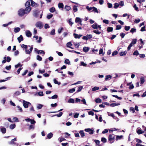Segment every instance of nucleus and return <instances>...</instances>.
<instances>
[{
    "mask_svg": "<svg viewBox=\"0 0 146 146\" xmlns=\"http://www.w3.org/2000/svg\"><path fill=\"white\" fill-rule=\"evenodd\" d=\"M31 4L29 1H27L25 4V6L26 7L25 10L27 11V13H29L31 9L30 6Z\"/></svg>",
    "mask_w": 146,
    "mask_h": 146,
    "instance_id": "obj_1",
    "label": "nucleus"
},
{
    "mask_svg": "<svg viewBox=\"0 0 146 146\" xmlns=\"http://www.w3.org/2000/svg\"><path fill=\"white\" fill-rule=\"evenodd\" d=\"M27 11H26L25 9H20L18 11V15L19 16L22 17L25 14L28 13H27Z\"/></svg>",
    "mask_w": 146,
    "mask_h": 146,
    "instance_id": "obj_2",
    "label": "nucleus"
},
{
    "mask_svg": "<svg viewBox=\"0 0 146 146\" xmlns=\"http://www.w3.org/2000/svg\"><path fill=\"white\" fill-rule=\"evenodd\" d=\"M137 40L136 39H134L132 40L131 42L129 44L127 47V50H129L131 49V47L133 46V45L136 44L137 42Z\"/></svg>",
    "mask_w": 146,
    "mask_h": 146,
    "instance_id": "obj_3",
    "label": "nucleus"
},
{
    "mask_svg": "<svg viewBox=\"0 0 146 146\" xmlns=\"http://www.w3.org/2000/svg\"><path fill=\"white\" fill-rule=\"evenodd\" d=\"M3 59L4 60L2 61L3 64L5 63L6 62H10L11 60V58L9 56H8L7 57L5 56L4 57Z\"/></svg>",
    "mask_w": 146,
    "mask_h": 146,
    "instance_id": "obj_4",
    "label": "nucleus"
},
{
    "mask_svg": "<svg viewBox=\"0 0 146 146\" xmlns=\"http://www.w3.org/2000/svg\"><path fill=\"white\" fill-rule=\"evenodd\" d=\"M115 138V135L113 134H110L109 136L108 139L110 141L114 140Z\"/></svg>",
    "mask_w": 146,
    "mask_h": 146,
    "instance_id": "obj_5",
    "label": "nucleus"
},
{
    "mask_svg": "<svg viewBox=\"0 0 146 146\" xmlns=\"http://www.w3.org/2000/svg\"><path fill=\"white\" fill-rule=\"evenodd\" d=\"M36 26L38 27L39 29H41L43 27V25L40 22H37L36 24Z\"/></svg>",
    "mask_w": 146,
    "mask_h": 146,
    "instance_id": "obj_6",
    "label": "nucleus"
},
{
    "mask_svg": "<svg viewBox=\"0 0 146 146\" xmlns=\"http://www.w3.org/2000/svg\"><path fill=\"white\" fill-rule=\"evenodd\" d=\"M84 130L86 132H89V133L90 134H92L94 133V130L90 128L85 129Z\"/></svg>",
    "mask_w": 146,
    "mask_h": 146,
    "instance_id": "obj_7",
    "label": "nucleus"
},
{
    "mask_svg": "<svg viewBox=\"0 0 146 146\" xmlns=\"http://www.w3.org/2000/svg\"><path fill=\"white\" fill-rule=\"evenodd\" d=\"M29 104H31L28 102L25 101V100L23 101V106L25 108H27L28 107Z\"/></svg>",
    "mask_w": 146,
    "mask_h": 146,
    "instance_id": "obj_8",
    "label": "nucleus"
},
{
    "mask_svg": "<svg viewBox=\"0 0 146 146\" xmlns=\"http://www.w3.org/2000/svg\"><path fill=\"white\" fill-rule=\"evenodd\" d=\"M31 5L32 7H37L39 6L37 3H35L34 1H33L32 2H31Z\"/></svg>",
    "mask_w": 146,
    "mask_h": 146,
    "instance_id": "obj_9",
    "label": "nucleus"
},
{
    "mask_svg": "<svg viewBox=\"0 0 146 146\" xmlns=\"http://www.w3.org/2000/svg\"><path fill=\"white\" fill-rule=\"evenodd\" d=\"M33 48V46H31V48L29 49V50H28L26 49L25 50V53L26 54H29L31 53L32 51Z\"/></svg>",
    "mask_w": 146,
    "mask_h": 146,
    "instance_id": "obj_10",
    "label": "nucleus"
},
{
    "mask_svg": "<svg viewBox=\"0 0 146 146\" xmlns=\"http://www.w3.org/2000/svg\"><path fill=\"white\" fill-rule=\"evenodd\" d=\"M39 11L38 10L35 11L33 12V15L35 17H38Z\"/></svg>",
    "mask_w": 146,
    "mask_h": 146,
    "instance_id": "obj_11",
    "label": "nucleus"
},
{
    "mask_svg": "<svg viewBox=\"0 0 146 146\" xmlns=\"http://www.w3.org/2000/svg\"><path fill=\"white\" fill-rule=\"evenodd\" d=\"M73 35L75 38H80L82 36V35H78L76 33H74Z\"/></svg>",
    "mask_w": 146,
    "mask_h": 146,
    "instance_id": "obj_12",
    "label": "nucleus"
},
{
    "mask_svg": "<svg viewBox=\"0 0 146 146\" xmlns=\"http://www.w3.org/2000/svg\"><path fill=\"white\" fill-rule=\"evenodd\" d=\"M26 35L28 37H30L32 36V33L29 31H27L26 32Z\"/></svg>",
    "mask_w": 146,
    "mask_h": 146,
    "instance_id": "obj_13",
    "label": "nucleus"
},
{
    "mask_svg": "<svg viewBox=\"0 0 146 146\" xmlns=\"http://www.w3.org/2000/svg\"><path fill=\"white\" fill-rule=\"evenodd\" d=\"M23 38L22 35H20L19 37L17 38V40L19 43H20L23 40Z\"/></svg>",
    "mask_w": 146,
    "mask_h": 146,
    "instance_id": "obj_14",
    "label": "nucleus"
},
{
    "mask_svg": "<svg viewBox=\"0 0 146 146\" xmlns=\"http://www.w3.org/2000/svg\"><path fill=\"white\" fill-rule=\"evenodd\" d=\"M58 7L60 9V8L62 9V10H63V9L64 8V5H63V3H59L58 4Z\"/></svg>",
    "mask_w": 146,
    "mask_h": 146,
    "instance_id": "obj_15",
    "label": "nucleus"
},
{
    "mask_svg": "<svg viewBox=\"0 0 146 146\" xmlns=\"http://www.w3.org/2000/svg\"><path fill=\"white\" fill-rule=\"evenodd\" d=\"M75 21L76 23H78L79 24H80L81 23L82 21L80 18L76 17V18Z\"/></svg>",
    "mask_w": 146,
    "mask_h": 146,
    "instance_id": "obj_16",
    "label": "nucleus"
},
{
    "mask_svg": "<svg viewBox=\"0 0 146 146\" xmlns=\"http://www.w3.org/2000/svg\"><path fill=\"white\" fill-rule=\"evenodd\" d=\"M111 78V76L110 75H107L105 76V80L106 81L109 80Z\"/></svg>",
    "mask_w": 146,
    "mask_h": 146,
    "instance_id": "obj_17",
    "label": "nucleus"
},
{
    "mask_svg": "<svg viewBox=\"0 0 146 146\" xmlns=\"http://www.w3.org/2000/svg\"><path fill=\"white\" fill-rule=\"evenodd\" d=\"M89 50V48L88 47L86 46L84 47L83 49V51L85 52H87Z\"/></svg>",
    "mask_w": 146,
    "mask_h": 146,
    "instance_id": "obj_18",
    "label": "nucleus"
},
{
    "mask_svg": "<svg viewBox=\"0 0 146 146\" xmlns=\"http://www.w3.org/2000/svg\"><path fill=\"white\" fill-rule=\"evenodd\" d=\"M1 131L3 133H5L6 132V129L4 127H2L1 128Z\"/></svg>",
    "mask_w": 146,
    "mask_h": 146,
    "instance_id": "obj_19",
    "label": "nucleus"
},
{
    "mask_svg": "<svg viewBox=\"0 0 146 146\" xmlns=\"http://www.w3.org/2000/svg\"><path fill=\"white\" fill-rule=\"evenodd\" d=\"M62 114L63 113L62 112H60L58 114L54 115H52V117H53L55 116H57L58 117H60L62 115Z\"/></svg>",
    "mask_w": 146,
    "mask_h": 146,
    "instance_id": "obj_20",
    "label": "nucleus"
},
{
    "mask_svg": "<svg viewBox=\"0 0 146 146\" xmlns=\"http://www.w3.org/2000/svg\"><path fill=\"white\" fill-rule=\"evenodd\" d=\"M79 133L81 135L82 137H83L85 136V133L83 130H80L79 131Z\"/></svg>",
    "mask_w": 146,
    "mask_h": 146,
    "instance_id": "obj_21",
    "label": "nucleus"
},
{
    "mask_svg": "<svg viewBox=\"0 0 146 146\" xmlns=\"http://www.w3.org/2000/svg\"><path fill=\"white\" fill-rule=\"evenodd\" d=\"M120 105V104L119 103L117 104V103H113L110 104V106L111 107H114L116 106H117L119 105Z\"/></svg>",
    "mask_w": 146,
    "mask_h": 146,
    "instance_id": "obj_22",
    "label": "nucleus"
},
{
    "mask_svg": "<svg viewBox=\"0 0 146 146\" xmlns=\"http://www.w3.org/2000/svg\"><path fill=\"white\" fill-rule=\"evenodd\" d=\"M37 53L38 54H44L45 53V52L42 50H37Z\"/></svg>",
    "mask_w": 146,
    "mask_h": 146,
    "instance_id": "obj_23",
    "label": "nucleus"
},
{
    "mask_svg": "<svg viewBox=\"0 0 146 146\" xmlns=\"http://www.w3.org/2000/svg\"><path fill=\"white\" fill-rule=\"evenodd\" d=\"M127 54V52L126 51H122L120 52L119 53V55L121 56L125 55Z\"/></svg>",
    "mask_w": 146,
    "mask_h": 146,
    "instance_id": "obj_24",
    "label": "nucleus"
},
{
    "mask_svg": "<svg viewBox=\"0 0 146 146\" xmlns=\"http://www.w3.org/2000/svg\"><path fill=\"white\" fill-rule=\"evenodd\" d=\"M53 135V134L52 133H50L47 135V137L48 139H50L52 137Z\"/></svg>",
    "mask_w": 146,
    "mask_h": 146,
    "instance_id": "obj_25",
    "label": "nucleus"
},
{
    "mask_svg": "<svg viewBox=\"0 0 146 146\" xmlns=\"http://www.w3.org/2000/svg\"><path fill=\"white\" fill-rule=\"evenodd\" d=\"M92 27L95 29H96L98 28V25L96 23H94L92 25Z\"/></svg>",
    "mask_w": 146,
    "mask_h": 146,
    "instance_id": "obj_26",
    "label": "nucleus"
},
{
    "mask_svg": "<svg viewBox=\"0 0 146 146\" xmlns=\"http://www.w3.org/2000/svg\"><path fill=\"white\" fill-rule=\"evenodd\" d=\"M50 11L52 13H53L56 11L55 8L54 7H52L49 9Z\"/></svg>",
    "mask_w": 146,
    "mask_h": 146,
    "instance_id": "obj_27",
    "label": "nucleus"
},
{
    "mask_svg": "<svg viewBox=\"0 0 146 146\" xmlns=\"http://www.w3.org/2000/svg\"><path fill=\"white\" fill-rule=\"evenodd\" d=\"M65 9L67 11H69L71 9V7L70 6L66 5L65 7Z\"/></svg>",
    "mask_w": 146,
    "mask_h": 146,
    "instance_id": "obj_28",
    "label": "nucleus"
},
{
    "mask_svg": "<svg viewBox=\"0 0 146 146\" xmlns=\"http://www.w3.org/2000/svg\"><path fill=\"white\" fill-rule=\"evenodd\" d=\"M20 29L19 27H16L14 29V31L15 33L18 32L20 30Z\"/></svg>",
    "mask_w": 146,
    "mask_h": 146,
    "instance_id": "obj_29",
    "label": "nucleus"
},
{
    "mask_svg": "<svg viewBox=\"0 0 146 146\" xmlns=\"http://www.w3.org/2000/svg\"><path fill=\"white\" fill-rule=\"evenodd\" d=\"M113 28L112 27H109L107 28V30L108 32H111L113 31Z\"/></svg>",
    "mask_w": 146,
    "mask_h": 146,
    "instance_id": "obj_30",
    "label": "nucleus"
},
{
    "mask_svg": "<svg viewBox=\"0 0 146 146\" xmlns=\"http://www.w3.org/2000/svg\"><path fill=\"white\" fill-rule=\"evenodd\" d=\"M68 102L69 103H74V100L73 99L70 98L68 101Z\"/></svg>",
    "mask_w": 146,
    "mask_h": 146,
    "instance_id": "obj_31",
    "label": "nucleus"
},
{
    "mask_svg": "<svg viewBox=\"0 0 146 146\" xmlns=\"http://www.w3.org/2000/svg\"><path fill=\"white\" fill-rule=\"evenodd\" d=\"M77 6L74 5L73 7V9L74 12H76L78 11V9L77 8Z\"/></svg>",
    "mask_w": 146,
    "mask_h": 146,
    "instance_id": "obj_32",
    "label": "nucleus"
},
{
    "mask_svg": "<svg viewBox=\"0 0 146 146\" xmlns=\"http://www.w3.org/2000/svg\"><path fill=\"white\" fill-rule=\"evenodd\" d=\"M17 141V139L16 138H15L14 139H12L11 140L10 143L11 144H15V143H14V142L15 141Z\"/></svg>",
    "mask_w": 146,
    "mask_h": 146,
    "instance_id": "obj_33",
    "label": "nucleus"
},
{
    "mask_svg": "<svg viewBox=\"0 0 146 146\" xmlns=\"http://www.w3.org/2000/svg\"><path fill=\"white\" fill-rule=\"evenodd\" d=\"M75 89L74 88H73L72 89H69L68 90V92L70 93H72L75 92Z\"/></svg>",
    "mask_w": 146,
    "mask_h": 146,
    "instance_id": "obj_34",
    "label": "nucleus"
},
{
    "mask_svg": "<svg viewBox=\"0 0 146 146\" xmlns=\"http://www.w3.org/2000/svg\"><path fill=\"white\" fill-rule=\"evenodd\" d=\"M43 106V105H42L40 104H38V106L37 108L38 109H40L42 108Z\"/></svg>",
    "mask_w": 146,
    "mask_h": 146,
    "instance_id": "obj_35",
    "label": "nucleus"
},
{
    "mask_svg": "<svg viewBox=\"0 0 146 146\" xmlns=\"http://www.w3.org/2000/svg\"><path fill=\"white\" fill-rule=\"evenodd\" d=\"M72 43L70 42H68L66 44L67 47H70L71 46H72Z\"/></svg>",
    "mask_w": 146,
    "mask_h": 146,
    "instance_id": "obj_36",
    "label": "nucleus"
},
{
    "mask_svg": "<svg viewBox=\"0 0 146 146\" xmlns=\"http://www.w3.org/2000/svg\"><path fill=\"white\" fill-rule=\"evenodd\" d=\"M64 63L65 64H68V65H69L70 64V60L68 59H66L65 60Z\"/></svg>",
    "mask_w": 146,
    "mask_h": 146,
    "instance_id": "obj_37",
    "label": "nucleus"
},
{
    "mask_svg": "<svg viewBox=\"0 0 146 146\" xmlns=\"http://www.w3.org/2000/svg\"><path fill=\"white\" fill-rule=\"evenodd\" d=\"M114 6L113 7V8L115 9L117 8V7H118L119 6V4L117 3H115L114 4Z\"/></svg>",
    "mask_w": 146,
    "mask_h": 146,
    "instance_id": "obj_38",
    "label": "nucleus"
},
{
    "mask_svg": "<svg viewBox=\"0 0 146 146\" xmlns=\"http://www.w3.org/2000/svg\"><path fill=\"white\" fill-rule=\"evenodd\" d=\"M83 86H80L78 88V90L76 91V92H80L81 90L83 89Z\"/></svg>",
    "mask_w": 146,
    "mask_h": 146,
    "instance_id": "obj_39",
    "label": "nucleus"
},
{
    "mask_svg": "<svg viewBox=\"0 0 146 146\" xmlns=\"http://www.w3.org/2000/svg\"><path fill=\"white\" fill-rule=\"evenodd\" d=\"M54 83L55 84H58V85H60L61 83L60 82H58V81L56 80V79H54Z\"/></svg>",
    "mask_w": 146,
    "mask_h": 146,
    "instance_id": "obj_40",
    "label": "nucleus"
},
{
    "mask_svg": "<svg viewBox=\"0 0 146 146\" xmlns=\"http://www.w3.org/2000/svg\"><path fill=\"white\" fill-rule=\"evenodd\" d=\"M16 126L15 124H12L10 125V128L11 129H14Z\"/></svg>",
    "mask_w": 146,
    "mask_h": 146,
    "instance_id": "obj_41",
    "label": "nucleus"
},
{
    "mask_svg": "<svg viewBox=\"0 0 146 146\" xmlns=\"http://www.w3.org/2000/svg\"><path fill=\"white\" fill-rule=\"evenodd\" d=\"M99 89V87L95 86L92 88V91H95L98 90Z\"/></svg>",
    "mask_w": 146,
    "mask_h": 146,
    "instance_id": "obj_42",
    "label": "nucleus"
},
{
    "mask_svg": "<svg viewBox=\"0 0 146 146\" xmlns=\"http://www.w3.org/2000/svg\"><path fill=\"white\" fill-rule=\"evenodd\" d=\"M53 16V15L52 14L50 13L49 15H47V18L48 19H50Z\"/></svg>",
    "mask_w": 146,
    "mask_h": 146,
    "instance_id": "obj_43",
    "label": "nucleus"
},
{
    "mask_svg": "<svg viewBox=\"0 0 146 146\" xmlns=\"http://www.w3.org/2000/svg\"><path fill=\"white\" fill-rule=\"evenodd\" d=\"M36 59L38 60L41 61L42 60V58L40 56L38 55L37 56Z\"/></svg>",
    "mask_w": 146,
    "mask_h": 146,
    "instance_id": "obj_44",
    "label": "nucleus"
},
{
    "mask_svg": "<svg viewBox=\"0 0 146 146\" xmlns=\"http://www.w3.org/2000/svg\"><path fill=\"white\" fill-rule=\"evenodd\" d=\"M121 26L120 25H117L116 26V30H119L121 29Z\"/></svg>",
    "mask_w": 146,
    "mask_h": 146,
    "instance_id": "obj_45",
    "label": "nucleus"
},
{
    "mask_svg": "<svg viewBox=\"0 0 146 146\" xmlns=\"http://www.w3.org/2000/svg\"><path fill=\"white\" fill-rule=\"evenodd\" d=\"M130 28V27L129 26H125V27L124 29L126 31H129Z\"/></svg>",
    "mask_w": 146,
    "mask_h": 146,
    "instance_id": "obj_46",
    "label": "nucleus"
},
{
    "mask_svg": "<svg viewBox=\"0 0 146 146\" xmlns=\"http://www.w3.org/2000/svg\"><path fill=\"white\" fill-rule=\"evenodd\" d=\"M35 126L34 125H30L29 127V129L30 130L32 129H34Z\"/></svg>",
    "mask_w": 146,
    "mask_h": 146,
    "instance_id": "obj_47",
    "label": "nucleus"
},
{
    "mask_svg": "<svg viewBox=\"0 0 146 146\" xmlns=\"http://www.w3.org/2000/svg\"><path fill=\"white\" fill-rule=\"evenodd\" d=\"M139 54L137 50H136L133 53V55H134L137 56Z\"/></svg>",
    "mask_w": 146,
    "mask_h": 146,
    "instance_id": "obj_48",
    "label": "nucleus"
},
{
    "mask_svg": "<svg viewBox=\"0 0 146 146\" xmlns=\"http://www.w3.org/2000/svg\"><path fill=\"white\" fill-rule=\"evenodd\" d=\"M21 47L22 48H25L26 49H27L28 48L27 46L26 45H25L24 44H22L21 46Z\"/></svg>",
    "mask_w": 146,
    "mask_h": 146,
    "instance_id": "obj_49",
    "label": "nucleus"
},
{
    "mask_svg": "<svg viewBox=\"0 0 146 146\" xmlns=\"http://www.w3.org/2000/svg\"><path fill=\"white\" fill-rule=\"evenodd\" d=\"M50 34L51 35H54L55 34V30L53 29L50 32Z\"/></svg>",
    "mask_w": 146,
    "mask_h": 146,
    "instance_id": "obj_50",
    "label": "nucleus"
},
{
    "mask_svg": "<svg viewBox=\"0 0 146 146\" xmlns=\"http://www.w3.org/2000/svg\"><path fill=\"white\" fill-rule=\"evenodd\" d=\"M141 84H143L145 81L144 78L143 77H142L140 78Z\"/></svg>",
    "mask_w": 146,
    "mask_h": 146,
    "instance_id": "obj_51",
    "label": "nucleus"
},
{
    "mask_svg": "<svg viewBox=\"0 0 146 146\" xmlns=\"http://www.w3.org/2000/svg\"><path fill=\"white\" fill-rule=\"evenodd\" d=\"M81 65L83 66H87V64L85 63L84 62H80Z\"/></svg>",
    "mask_w": 146,
    "mask_h": 146,
    "instance_id": "obj_52",
    "label": "nucleus"
},
{
    "mask_svg": "<svg viewBox=\"0 0 146 146\" xmlns=\"http://www.w3.org/2000/svg\"><path fill=\"white\" fill-rule=\"evenodd\" d=\"M101 141L103 143H106V142L107 140L105 138L102 137V138Z\"/></svg>",
    "mask_w": 146,
    "mask_h": 146,
    "instance_id": "obj_53",
    "label": "nucleus"
},
{
    "mask_svg": "<svg viewBox=\"0 0 146 146\" xmlns=\"http://www.w3.org/2000/svg\"><path fill=\"white\" fill-rule=\"evenodd\" d=\"M130 32L131 33H134L136 32V29L135 28H132L130 30Z\"/></svg>",
    "mask_w": 146,
    "mask_h": 146,
    "instance_id": "obj_54",
    "label": "nucleus"
},
{
    "mask_svg": "<svg viewBox=\"0 0 146 146\" xmlns=\"http://www.w3.org/2000/svg\"><path fill=\"white\" fill-rule=\"evenodd\" d=\"M63 30V27H61L60 29H59L58 30V33L60 34V33L62 30Z\"/></svg>",
    "mask_w": 146,
    "mask_h": 146,
    "instance_id": "obj_55",
    "label": "nucleus"
},
{
    "mask_svg": "<svg viewBox=\"0 0 146 146\" xmlns=\"http://www.w3.org/2000/svg\"><path fill=\"white\" fill-rule=\"evenodd\" d=\"M119 5H120L121 7L123 6L124 5L123 1H121L119 2Z\"/></svg>",
    "mask_w": 146,
    "mask_h": 146,
    "instance_id": "obj_56",
    "label": "nucleus"
},
{
    "mask_svg": "<svg viewBox=\"0 0 146 146\" xmlns=\"http://www.w3.org/2000/svg\"><path fill=\"white\" fill-rule=\"evenodd\" d=\"M13 120L14 122H18V119L16 117H14L13 118Z\"/></svg>",
    "mask_w": 146,
    "mask_h": 146,
    "instance_id": "obj_57",
    "label": "nucleus"
},
{
    "mask_svg": "<svg viewBox=\"0 0 146 146\" xmlns=\"http://www.w3.org/2000/svg\"><path fill=\"white\" fill-rule=\"evenodd\" d=\"M87 39H91L92 38V35H86Z\"/></svg>",
    "mask_w": 146,
    "mask_h": 146,
    "instance_id": "obj_58",
    "label": "nucleus"
},
{
    "mask_svg": "<svg viewBox=\"0 0 146 146\" xmlns=\"http://www.w3.org/2000/svg\"><path fill=\"white\" fill-rule=\"evenodd\" d=\"M123 137L122 135L118 136L117 135L116 136V139L117 140H118L119 139H121Z\"/></svg>",
    "mask_w": 146,
    "mask_h": 146,
    "instance_id": "obj_59",
    "label": "nucleus"
},
{
    "mask_svg": "<svg viewBox=\"0 0 146 146\" xmlns=\"http://www.w3.org/2000/svg\"><path fill=\"white\" fill-rule=\"evenodd\" d=\"M95 102L97 103H100V99L99 98H97L95 99Z\"/></svg>",
    "mask_w": 146,
    "mask_h": 146,
    "instance_id": "obj_60",
    "label": "nucleus"
},
{
    "mask_svg": "<svg viewBox=\"0 0 146 146\" xmlns=\"http://www.w3.org/2000/svg\"><path fill=\"white\" fill-rule=\"evenodd\" d=\"M30 122L32 124H35L36 123V121L34 119H31Z\"/></svg>",
    "mask_w": 146,
    "mask_h": 146,
    "instance_id": "obj_61",
    "label": "nucleus"
},
{
    "mask_svg": "<svg viewBox=\"0 0 146 146\" xmlns=\"http://www.w3.org/2000/svg\"><path fill=\"white\" fill-rule=\"evenodd\" d=\"M58 96L57 95L55 94L52 96L51 98L52 99H57L58 98Z\"/></svg>",
    "mask_w": 146,
    "mask_h": 146,
    "instance_id": "obj_62",
    "label": "nucleus"
},
{
    "mask_svg": "<svg viewBox=\"0 0 146 146\" xmlns=\"http://www.w3.org/2000/svg\"><path fill=\"white\" fill-rule=\"evenodd\" d=\"M103 22L106 24H108L109 23V21L108 20H104L103 21Z\"/></svg>",
    "mask_w": 146,
    "mask_h": 146,
    "instance_id": "obj_63",
    "label": "nucleus"
},
{
    "mask_svg": "<svg viewBox=\"0 0 146 146\" xmlns=\"http://www.w3.org/2000/svg\"><path fill=\"white\" fill-rule=\"evenodd\" d=\"M79 115V113H76L74 115V118H77L78 117Z\"/></svg>",
    "mask_w": 146,
    "mask_h": 146,
    "instance_id": "obj_64",
    "label": "nucleus"
}]
</instances>
